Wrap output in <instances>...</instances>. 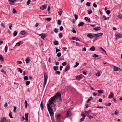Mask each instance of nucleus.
I'll return each instance as SVG.
<instances>
[{
    "mask_svg": "<svg viewBox=\"0 0 122 122\" xmlns=\"http://www.w3.org/2000/svg\"><path fill=\"white\" fill-rule=\"evenodd\" d=\"M26 33V32L25 30H23L21 32L20 34L22 35H23Z\"/></svg>",
    "mask_w": 122,
    "mask_h": 122,
    "instance_id": "393cba45",
    "label": "nucleus"
},
{
    "mask_svg": "<svg viewBox=\"0 0 122 122\" xmlns=\"http://www.w3.org/2000/svg\"><path fill=\"white\" fill-rule=\"evenodd\" d=\"M61 53L60 52H58L57 55V56L58 57H59L61 56Z\"/></svg>",
    "mask_w": 122,
    "mask_h": 122,
    "instance_id": "8fccbe9b",
    "label": "nucleus"
},
{
    "mask_svg": "<svg viewBox=\"0 0 122 122\" xmlns=\"http://www.w3.org/2000/svg\"><path fill=\"white\" fill-rule=\"evenodd\" d=\"M73 28V30H72V32L74 33H76V30L74 29V28Z\"/></svg>",
    "mask_w": 122,
    "mask_h": 122,
    "instance_id": "69168bd1",
    "label": "nucleus"
},
{
    "mask_svg": "<svg viewBox=\"0 0 122 122\" xmlns=\"http://www.w3.org/2000/svg\"><path fill=\"white\" fill-rule=\"evenodd\" d=\"M93 37L96 38L98 37L97 34H94L93 35Z\"/></svg>",
    "mask_w": 122,
    "mask_h": 122,
    "instance_id": "49530a36",
    "label": "nucleus"
},
{
    "mask_svg": "<svg viewBox=\"0 0 122 122\" xmlns=\"http://www.w3.org/2000/svg\"><path fill=\"white\" fill-rule=\"evenodd\" d=\"M119 113V111L117 110L115 111L114 112V114L116 115H118Z\"/></svg>",
    "mask_w": 122,
    "mask_h": 122,
    "instance_id": "473e14b6",
    "label": "nucleus"
},
{
    "mask_svg": "<svg viewBox=\"0 0 122 122\" xmlns=\"http://www.w3.org/2000/svg\"><path fill=\"white\" fill-rule=\"evenodd\" d=\"M51 18L49 17L48 18H47L45 19V20H47V21L49 22L51 20Z\"/></svg>",
    "mask_w": 122,
    "mask_h": 122,
    "instance_id": "bb28decb",
    "label": "nucleus"
},
{
    "mask_svg": "<svg viewBox=\"0 0 122 122\" xmlns=\"http://www.w3.org/2000/svg\"><path fill=\"white\" fill-rule=\"evenodd\" d=\"M71 39L72 40H75L76 41H80L78 38L76 37H73L71 38Z\"/></svg>",
    "mask_w": 122,
    "mask_h": 122,
    "instance_id": "2eb2a0df",
    "label": "nucleus"
},
{
    "mask_svg": "<svg viewBox=\"0 0 122 122\" xmlns=\"http://www.w3.org/2000/svg\"><path fill=\"white\" fill-rule=\"evenodd\" d=\"M97 34L98 37L99 36H102V35L103 34V33H99L98 34Z\"/></svg>",
    "mask_w": 122,
    "mask_h": 122,
    "instance_id": "79ce46f5",
    "label": "nucleus"
},
{
    "mask_svg": "<svg viewBox=\"0 0 122 122\" xmlns=\"http://www.w3.org/2000/svg\"><path fill=\"white\" fill-rule=\"evenodd\" d=\"M92 10H88V13L89 14H90L92 13Z\"/></svg>",
    "mask_w": 122,
    "mask_h": 122,
    "instance_id": "a19ab883",
    "label": "nucleus"
},
{
    "mask_svg": "<svg viewBox=\"0 0 122 122\" xmlns=\"http://www.w3.org/2000/svg\"><path fill=\"white\" fill-rule=\"evenodd\" d=\"M87 36L90 39L92 38L93 37V36L91 33L88 34L87 35Z\"/></svg>",
    "mask_w": 122,
    "mask_h": 122,
    "instance_id": "f8f14e48",
    "label": "nucleus"
},
{
    "mask_svg": "<svg viewBox=\"0 0 122 122\" xmlns=\"http://www.w3.org/2000/svg\"><path fill=\"white\" fill-rule=\"evenodd\" d=\"M23 41H20L18 42L17 43L16 45H15V46H19L21 44H22L23 43Z\"/></svg>",
    "mask_w": 122,
    "mask_h": 122,
    "instance_id": "6e6552de",
    "label": "nucleus"
},
{
    "mask_svg": "<svg viewBox=\"0 0 122 122\" xmlns=\"http://www.w3.org/2000/svg\"><path fill=\"white\" fill-rule=\"evenodd\" d=\"M96 108H100V109H103V107H101V106H97L96 107Z\"/></svg>",
    "mask_w": 122,
    "mask_h": 122,
    "instance_id": "13d9d810",
    "label": "nucleus"
},
{
    "mask_svg": "<svg viewBox=\"0 0 122 122\" xmlns=\"http://www.w3.org/2000/svg\"><path fill=\"white\" fill-rule=\"evenodd\" d=\"M31 2L30 0H28V1L27 2L26 4L27 5H29L30 4Z\"/></svg>",
    "mask_w": 122,
    "mask_h": 122,
    "instance_id": "864d4df0",
    "label": "nucleus"
},
{
    "mask_svg": "<svg viewBox=\"0 0 122 122\" xmlns=\"http://www.w3.org/2000/svg\"><path fill=\"white\" fill-rule=\"evenodd\" d=\"M59 36L60 38H61L62 36V33H60L59 34Z\"/></svg>",
    "mask_w": 122,
    "mask_h": 122,
    "instance_id": "72a5a7b5",
    "label": "nucleus"
},
{
    "mask_svg": "<svg viewBox=\"0 0 122 122\" xmlns=\"http://www.w3.org/2000/svg\"><path fill=\"white\" fill-rule=\"evenodd\" d=\"M24 79L25 80H27L28 79V76H25L24 78Z\"/></svg>",
    "mask_w": 122,
    "mask_h": 122,
    "instance_id": "052dcab7",
    "label": "nucleus"
},
{
    "mask_svg": "<svg viewBox=\"0 0 122 122\" xmlns=\"http://www.w3.org/2000/svg\"><path fill=\"white\" fill-rule=\"evenodd\" d=\"M71 115V112L69 111L67 112V114L66 116V118H68Z\"/></svg>",
    "mask_w": 122,
    "mask_h": 122,
    "instance_id": "4468645a",
    "label": "nucleus"
},
{
    "mask_svg": "<svg viewBox=\"0 0 122 122\" xmlns=\"http://www.w3.org/2000/svg\"><path fill=\"white\" fill-rule=\"evenodd\" d=\"M47 7V5L46 4L40 7V9L41 10H43L44 9H46Z\"/></svg>",
    "mask_w": 122,
    "mask_h": 122,
    "instance_id": "39448f33",
    "label": "nucleus"
},
{
    "mask_svg": "<svg viewBox=\"0 0 122 122\" xmlns=\"http://www.w3.org/2000/svg\"><path fill=\"white\" fill-rule=\"evenodd\" d=\"M14 109L13 110V112H14L15 113L16 112V109H17V107H16V106H14Z\"/></svg>",
    "mask_w": 122,
    "mask_h": 122,
    "instance_id": "de8ad7c7",
    "label": "nucleus"
},
{
    "mask_svg": "<svg viewBox=\"0 0 122 122\" xmlns=\"http://www.w3.org/2000/svg\"><path fill=\"white\" fill-rule=\"evenodd\" d=\"M56 100H57L58 101H61V94L59 92L57 93L54 96L50 98L49 101V103L47 104L48 109L51 117L54 115L53 112V110L52 108V105H54V106H55V103Z\"/></svg>",
    "mask_w": 122,
    "mask_h": 122,
    "instance_id": "f257e3e1",
    "label": "nucleus"
},
{
    "mask_svg": "<svg viewBox=\"0 0 122 122\" xmlns=\"http://www.w3.org/2000/svg\"><path fill=\"white\" fill-rule=\"evenodd\" d=\"M0 60L2 61H4V58L1 55H0Z\"/></svg>",
    "mask_w": 122,
    "mask_h": 122,
    "instance_id": "5701e85b",
    "label": "nucleus"
},
{
    "mask_svg": "<svg viewBox=\"0 0 122 122\" xmlns=\"http://www.w3.org/2000/svg\"><path fill=\"white\" fill-rule=\"evenodd\" d=\"M70 66H69L67 65L65 68L64 70V72H66L69 69Z\"/></svg>",
    "mask_w": 122,
    "mask_h": 122,
    "instance_id": "dca6fc26",
    "label": "nucleus"
},
{
    "mask_svg": "<svg viewBox=\"0 0 122 122\" xmlns=\"http://www.w3.org/2000/svg\"><path fill=\"white\" fill-rule=\"evenodd\" d=\"M109 98H114V94L112 92L110 93L109 96Z\"/></svg>",
    "mask_w": 122,
    "mask_h": 122,
    "instance_id": "9b49d317",
    "label": "nucleus"
},
{
    "mask_svg": "<svg viewBox=\"0 0 122 122\" xmlns=\"http://www.w3.org/2000/svg\"><path fill=\"white\" fill-rule=\"evenodd\" d=\"M53 43L54 45H57L58 44L59 42L58 41L55 40L54 41Z\"/></svg>",
    "mask_w": 122,
    "mask_h": 122,
    "instance_id": "f3484780",
    "label": "nucleus"
},
{
    "mask_svg": "<svg viewBox=\"0 0 122 122\" xmlns=\"http://www.w3.org/2000/svg\"><path fill=\"white\" fill-rule=\"evenodd\" d=\"M75 64L76 65L74 66V67H77L78 66V65L79 64V63L77 62H76Z\"/></svg>",
    "mask_w": 122,
    "mask_h": 122,
    "instance_id": "c03bdc74",
    "label": "nucleus"
},
{
    "mask_svg": "<svg viewBox=\"0 0 122 122\" xmlns=\"http://www.w3.org/2000/svg\"><path fill=\"white\" fill-rule=\"evenodd\" d=\"M55 73L56 74H58L59 75H60L61 73L59 71H56Z\"/></svg>",
    "mask_w": 122,
    "mask_h": 122,
    "instance_id": "338daca9",
    "label": "nucleus"
},
{
    "mask_svg": "<svg viewBox=\"0 0 122 122\" xmlns=\"http://www.w3.org/2000/svg\"><path fill=\"white\" fill-rule=\"evenodd\" d=\"M93 28L95 30L97 31H98L100 29V28L99 27Z\"/></svg>",
    "mask_w": 122,
    "mask_h": 122,
    "instance_id": "4be33fe9",
    "label": "nucleus"
},
{
    "mask_svg": "<svg viewBox=\"0 0 122 122\" xmlns=\"http://www.w3.org/2000/svg\"><path fill=\"white\" fill-rule=\"evenodd\" d=\"M18 70L21 73H22L23 71L20 68H17Z\"/></svg>",
    "mask_w": 122,
    "mask_h": 122,
    "instance_id": "4c0bfd02",
    "label": "nucleus"
},
{
    "mask_svg": "<svg viewBox=\"0 0 122 122\" xmlns=\"http://www.w3.org/2000/svg\"><path fill=\"white\" fill-rule=\"evenodd\" d=\"M82 75L80 74V75L76 77V79L77 80H79L80 79H82Z\"/></svg>",
    "mask_w": 122,
    "mask_h": 122,
    "instance_id": "423d86ee",
    "label": "nucleus"
},
{
    "mask_svg": "<svg viewBox=\"0 0 122 122\" xmlns=\"http://www.w3.org/2000/svg\"><path fill=\"white\" fill-rule=\"evenodd\" d=\"M84 19L86 21L89 22L90 21V18H88L87 17H85L84 18Z\"/></svg>",
    "mask_w": 122,
    "mask_h": 122,
    "instance_id": "a211bd4d",
    "label": "nucleus"
},
{
    "mask_svg": "<svg viewBox=\"0 0 122 122\" xmlns=\"http://www.w3.org/2000/svg\"><path fill=\"white\" fill-rule=\"evenodd\" d=\"M86 5L88 6H90V3L89 2H87L86 4Z\"/></svg>",
    "mask_w": 122,
    "mask_h": 122,
    "instance_id": "e2e57ef3",
    "label": "nucleus"
},
{
    "mask_svg": "<svg viewBox=\"0 0 122 122\" xmlns=\"http://www.w3.org/2000/svg\"><path fill=\"white\" fill-rule=\"evenodd\" d=\"M115 36L116 37L115 39L117 40L119 38H121L122 37V33H118L116 36Z\"/></svg>",
    "mask_w": 122,
    "mask_h": 122,
    "instance_id": "20e7f679",
    "label": "nucleus"
},
{
    "mask_svg": "<svg viewBox=\"0 0 122 122\" xmlns=\"http://www.w3.org/2000/svg\"><path fill=\"white\" fill-rule=\"evenodd\" d=\"M7 49H8V46L7 45H6L5 48V52H7Z\"/></svg>",
    "mask_w": 122,
    "mask_h": 122,
    "instance_id": "c756f323",
    "label": "nucleus"
},
{
    "mask_svg": "<svg viewBox=\"0 0 122 122\" xmlns=\"http://www.w3.org/2000/svg\"><path fill=\"white\" fill-rule=\"evenodd\" d=\"M48 79V76L44 74V80L43 86L45 87L46 83Z\"/></svg>",
    "mask_w": 122,
    "mask_h": 122,
    "instance_id": "f03ea898",
    "label": "nucleus"
},
{
    "mask_svg": "<svg viewBox=\"0 0 122 122\" xmlns=\"http://www.w3.org/2000/svg\"><path fill=\"white\" fill-rule=\"evenodd\" d=\"M39 36H40L43 39L47 36V35L44 33H43L39 35Z\"/></svg>",
    "mask_w": 122,
    "mask_h": 122,
    "instance_id": "0eeeda50",
    "label": "nucleus"
},
{
    "mask_svg": "<svg viewBox=\"0 0 122 122\" xmlns=\"http://www.w3.org/2000/svg\"><path fill=\"white\" fill-rule=\"evenodd\" d=\"M90 49L91 51H94L95 50V49L94 46H92L90 48Z\"/></svg>",
    "mask_w": 122,
    "mask_h": 122,
    "instance_id": "a878e982",
    "label": "nucleus"
},
{
    "mask_svg": "<svg viewBox=\"0 0 122 122\" xmlns=\"http://www.w3.org/2000/svg\"><path fill=\"white\" fill-rule=\"evenodd\" d=\"M1 72H3L5 74H6V72L4 71V70L3 69L1 70Z\"/></svg>",
    "mask_w": 122,
    "mask_h": 122,
    "instance_id": "6e6d98bb",
    "label": "nucleus"
},
{
    "mask_svg": "<svg viewBox=\"0 0 122 122\" xmlns=\"http://www.w3.org/2000/svg\"><path fill=\"white\" fill-rule=\"evenodd\" d=\"M98 92L99 93L102 94L103 93V91L101 90H99L98 91Z\"/></svg>",
    "mask_w": 122,
    "mask_h": 122,
    "instance_id": "cd10ccee",
    "label": "nucleus"
},
{
    "mask_svg": "<svg viewBox=\"0 0 122 122\" xmlns=\"http://www.w3.org/2000/svg\"><path fill=\"white\" fill-rule=\"evenodd\" d=\"M118 17L119 19L122 18V15H120L118 16Z\"/></svg>",
    "mask_w": 122,
    "mask_h": 122,
    "instance_id": "774afa93",
    "label": "nucleus"
},
{
    "mask_svg": "<svg viewBox=\"0 0 122 122\" xmlns=\"http://www.w3.org/2000/svg\"><path fill=\"white\" fill-rule=\"evenodd\" d=\"M60 10H61V11L58 12V14H59L60 16L61 15L62 12H63V11L62 9H61V10L60 9Z\"/></svg>",
    "mask_w": 122,
    "mask_h": 122,
    "instance_id": "c85d7f7f",
    "label": "nucleus"
},
{
    "mask_svg": "<svg viewBox=\"0 0 122 122\" xmlns=\"http://www.w3.org/2000/svg\"><path fill=\"white\" fill-rule=\"evenodd\" d=\"M87 117L91 119L93 118V117L91 116V115H87Z\"/></svg>",
    "mask_w": 122,
    "mask_h": 122,
    "instance_id": "a18cd8bd",
    "label": "nucleus"
},
{
    "mask_svg": "<svg viewBox=\"0 0 122 122\" xmlns=\"http://www.w3.org/2000/svg\"><path fill=\"white\" fill-rule=\"evenodd\" d=\"M111 103L109 102L108 103H105V105L106 106H110L111 105Z\"/></svg>",
    "mask_w": 122,
    "mask_h": 122,
    "instance_id": "ea45409f",
    "label": "nucleus"
},
{
    "mask_svg": "<svg viewBox=\"0 0 122 122\" xmlns=\"http://www.w3.org/2000/svg\"><path fill=\"white\" fill-rule=\"evenodd\" d=\"M40 107L41 109L43 110L44 108V106L43 105V103L42 102V101L41 103L40 104Z\"/></svg>",
    "mask_w": 122,
    "mask_h": 122,
    "instance_id": "ddd939ff",
    "label": "nucleus"
},
{
    "mask_svg": "<svg viewBox=\"0 0 122 122\" xmlns=\"http://www.w3.org/2000/svg\"><path fill=\"white\" fill-rule=\"evenodd\" d=\"M17 34V31H15L13 33V36H16Z\"/></svg>",
    "mask_w": 122,
    "mask_h": 122,
    "instance_id": "f704fd0d",
    "label": "nucleus"
},
{
    "mask_svg": "<svg viewBox=\"0 0 122 122\" xmlns=\"http://www.w3.org/2000/svg\"><path fill=\"white\" fill-rule=\"evenodd\" d=\"M81 116H83V117H84L85 118L86 116V115H85L84 113L83 112H82L81 114Z\"/></svg>",
    "mask_w": 122,
    "mask_h": 122,
    "instance_id": "4d7b16f0",
    "label": "nucleus"
},
{
    "mask_svg": "<svg viewBox=\"0 0 122 122\" xmlns=\"http://www.w3.org/2000/svg\"><path fill=\"white\" fill-rule=\"evenodd\" d=\"M17 64H21L22 63V62L21 61H17Z\"/></svg>",
    "mask_w": 122,
    "mask_h": 122,
    "instance_id": "0e129e2a",
    "label": "nucleus"
},
{
    "mask_svg": "<svg viewBox=\"0 0 122 122\" xmlns=\"http://www.w3.org/2000/svg\"><path fill=\"white\" fill-rule=\"evenodd\" d=\"M30 61V58L28 57H27L26 59V60H25V61H26V63H28Z\"/></svg>",
    "mask_w": 122,
    "mask_h": 122,
    "instance_id": "b1692460",
    "label": "nucleus"
},
{
    "mask_svg": "<svg viewBox=\"0 0 122 122\" xmlns=\"http://www.w3.org/2000/svg\"><path fill=\"white\" fill-rule=\"evenodd\" d=\"M114 69L115 71H117L120 72L121 71V70L120 68L115 66H114Z\"/></svg>",
    "mask_w": 122,
    "mask_h": 122,
    "instance_id": "7ed1b4c3",
    "label": "nucleus"
},
{
    "mask_svg": "<svg viewBox=\"0 0 122 122\" xmlns=\"http://www.w3.org/2000/svg\"><path fill=\"white\" fill-rule=\"evenodd\" d=\"M12 112H10L9 114V116L11 118H13V117L12 116Z\"/></svg>",
    "mask_w": 122,
    "mask_h": 122,
    "instance_id": "c9c22d12",
    "label": "nucleus"
},
{
    "mask_svg": "<svg viewBox=\"0 0 122 122\" xmlns=\"http://www.w3.org/2000/svg\"><path fill=\"white\" fill-rule=\"evenodd\" d=\"M85 118L84 117H82V118H81L80 119V121L81 122H82V121H83L84 120V119H85Z\"/></svg>",
    "mask_w": 122,
    "mask_h": 122,
    "instance_id": "5fc2aeb1",
    "label": "nucleus"
},
{
    "mask_svg": "<svg viewBox=\"0 0 122 122\" xmlns=\"http://www.w3.org/2000/svg\"><path fill=\"white\" fill-rule=\"evenodd\" d=\"M106 13L108 15L110 13V10H107V11H106Z\"/></svg>",
    "mask_w": 122,
    "mask_h": 122,
    "instance_id": "09e8293b",
    "label": "nucleus"
},
{
    "mask_svg": "<svg viewBox=\"0 0 122 122\" xmlns=\"http://www.w3.org/2000/svg\"><path fill=\"white\" fill-rule=\"evenodd\" d=\"M6 119L3 117H1L0 119V122H6Z\"/></svg>",
    "mask_w": 122,
    "mask_h": 122,
    "instance_id": "9d476101",
    "label": "nucleus"
},
{
    "mask_svg": "<svg viewBox=\"0 0 122 122\" xmlns=\"http://www.w3.org/2000/svg\"><path fill=\"white\" fill-rule=\"evenodd\" d=\"M9 4L11 5H14V0H9Z\"/></svg>",
    "mask_w": 122,
    "mask_h": 122,
    "instance_id": "1a4fd4ad",
    "label": "nucleus"
},
{
    "mask_svg": "<svg viewBox=\"0 0 122 122\" xmlns=\"http://www.w3.org/2000/svg\"><path fill=\"white\" fill-rule=\"evenodd\" d=\"M67 63L66 62H65L62 63V65L63 66H65L66 65Z\"/></svg>",
    "mask_w": 122,
    "mask_h": 122,
    "instance_id": "bf43d9fd",
    "label": "nucleus"
},
{
    "mask_svg": "<svg viewBox=\"0 0 122 122\" xmlns=\"http://www.w3.org/2000/svg\"><path fill=\"white\" fill-rule=\"evenodd\" d=\"M53 69L55 71H56L58 70V66H54L53 67Z\"/></svg>",
    "mask_w": 122,
    "mask_h": 122,
    "instance_id": "412c9836",
    "label": "nucleus"
},
{
    "mask_svg": "<svg viewBox=\"0 0 122 122\" xmlns=\"http://www.w3.org/2000/svg\"><path fill=\"white\" fill-rule=\"evenodd\" d=\"M93 98L92 97H90L88 99L87 101V102H88L89 101L91 100H92L93 99Z\"/></svg>",
    "mask_w": 122,
    "mask_h": 122,
    "instance_id": "2f4dec72",
    "label": "nucleus"
},
{
    "mask_svg": "<svg viewBox=\"0 0 122 122\" xmlns=\"http://www.w3.org/2000/svg\"><path fill=\"white\" fill-rule=\"evenodd\" d=\"M75 18L76 20H77L78 18V16L77 15L75 14L74 15Z\"/></svg>",
    "mask_w": 122,
    "mask_h": 122,
    "instance_id": "3c124183",
    "label": "nucleus"
},
{
    "mask_svg": "<svg viewBox=\"0 0 122 122\" xmlns=\"http://www.w3.org/2000/svg\"><path fill=\"white\" fill-rule=\"evenodd\" d=\"M30 81H27L26 82V84L27 86L30 83Z\"/></svg>",
    "mask_w": 122,
    "mask_h": 122,
    "instance_id": "680f3d73",
    "label": "nucleus"
},
{
    "mask_svg": "<svg viewBox=\"0 0 122 122\" xmlns=\"http://www.w3.org/2000/svg\"><path fill=\"white\" fill-rule=\"evenodd\" d=\"M91 111L90 110H89L88 111H85V112L86 114L89 115V114L91 112Z\"/></svg>",
    "mask_w": 122,
    "mask_h": 122,
    "instance_id": "7c9ffc66",
    "label": "nucleus"
},
{
    "mask_svg": "<svg viewBox=\"0 0 122 122\" xmlns=\"http://www.w3.org/2000/svg\"><path fill=\"white\" fill-rule=\"evenodd\" d=\"M61 21L60 20H58L57 24L58 25H60L61 24Z\"/></svg>",
    "mask_w": 122,
    "mask_h": 122,
    "instance_id": "e433bc0d",
    "label": "nucleus"
},
{
    "mask_svg": "<svg viewBox=\"0 0 122 122\" xmlns=\"http://www.w3.org/2000/svg\"><path fill=\"white\" fill-rule=\"evenodd\" d=\"M12 12L13 13H16L17 12L15 8H14L13 9Z\"/></svg>",
    "mask_w": 122,
    "mask_h": 122,
    "instance_id": "603ef678",
    "label": "nucleus"
},
{
    "mask_svg": "<svg viewBox=\"0 0 122 122\" xmlns=\"http://www.w3.org/2000/svg\"><path fill=\"white\" fill-rule=\"evenodd\" d=\"M54 32L56 33H57L58 32V29L56 28H55L54 30Z\"/></svg>",
    "mask_w": 122,
    "mask_h": 122,
    "instance_id": "37998d69",
    "label": "nucleus"
},
{
    "mask_svg": "<svg viewBox=\"0 0 122 122\" xmlns=\"http://www.w3.org/2000/svg\"><path fill=\"white\" fill-rule=\"evenodd\" d=\"M99 56V55H98L94 54L93 55V57H97Z\"/></svg>",
    "mask_w": 122,
    "mask_h": 122,
    "instance_id": "58836bf2",
    "label": "nucleus"
},
{
    "mask_svg": "<svg viewBox=\"0 0 122 122\" xmlns=\"http://www.w3.org/2000/svg\"><path fill=\"white\" fill-rule=\"evenodd\" d=\"M84 24L83 22H80L78 24V26L79 27L82 26Z\"/></svg>",
    "mask_w": 122,
    "mask_h": 122,
    "instance_id": "6ab92c4d",
    "label": "nucleus"
},
{
    "mask_svg": "<svg viewBox=\"0 0 122 122\" xmlns=\"http://www.w3.org/2000/svg\"><path fill=\"white\" fill-rule=\"evenodd\" d=\"M62 117H61L60 116V115L59 114H58L57 115V119H61L62 118Z\"/></svg>",
    "mask_w": 122,
    "mask_h": 122,
    "instance_id": "aec40b11",
    "label": "nucleus"
}]
</instances>
